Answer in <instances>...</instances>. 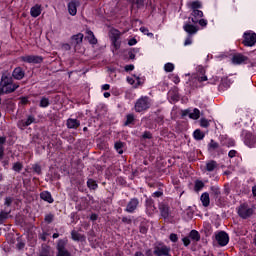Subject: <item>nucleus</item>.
<instances>
[{"label":"nucleus","instance_id":"obj_1","mask_svg":"<svg viewBox=\"0 0 256 256\" xmlns=\"http://www.w3.org/2000/svg\"><path fill=\"white\" fill-rule=\"evenodd\" d=\"M151 107V101L148 97H141L137 100L135 104V111L141 113L142 111H147Z\"/></svg>","mask_w":256,"mask_h":256},{"label":"nucleus","instance_id":"obj_2","mask_svg":"<svg viewBox=\"0 0 256 256\" xmlns=\"http://www.w3.org/2000/svg\"><path fill=\"white\" fill-rule=\"evenodd\" d=\"M243 43L246 47H253L256 43V34L254 32H245Z\"/></svg>","mask_w":256,"mask_h":256},{"label":"nucleus","instance_id":"obj_3","mask_svg":"<svg viewBox=\"0 0 256 256\" xmlns=\"http://www.w3.org/2000/svg\"><path fill=\"white\" fill-rule=\"evenodd\" d=\"M109 37L112 41V45H114L115 49H119L121 44L118 42L119 37H121V34L119 33V30L117 29H111L109 32Z\"/></svg>","mask_w":256,"mask_h":256},{"label":"nucleus","instance_id":"obj_4","mask_svg":"<svg viewBox=\"0 0 256 256\" xmlns=\"http://www.w3.org/2000/svg\"><path fill=\"white\" fill-rule=\"evenodd\" d=\"M19 60L23 61V63H42L43 57L35 55H25L21 56Z\"/></svg>","mask_w":256,"mask_h":256},{"label":"nucleus","instance_id":"obj_5","mask_svg":"<svg viewBox=\"0 0 256 256\" xmlns=\"http://www.w3.org/2000/svg\"><path fill=\"white\" fill-rule=\"evenodd\" d=\"M238 214L242 219H247V217H251V215H253V209L249 208L246 204H242L238 209Z\"/></svg>","mask_w":256,"mask_h":256},{"label":"nucleus","instance_id":"obj_6","mask_svg":"<svg viewBox=\"0 0 256 256\" xmlns=\"http://www.w3.org/2000/svg\"><path fill=\"white\" fill-rule=\"evenodd\" d=\"M65 245H67V241L65 240H59L58 245H57V256H71V253L67 251L65 248Z\"/></svg>","mask_w":256,"mask_h":256},{"label":"nucleus","instance_id":"obj_7","mask_svg":"<svg viewBox=\"0 0 256 256\" xmlns=\"http://www.w3.org/2000/svg\"><path fill=\"white\" fill-rule=\"evenodd\" d=\"M216 241L221 247H225L229 243V235L225 232H219L216 234Z\"/></svg>","mask_w":256,"mask_h":256},{"label":"nucleus","instance_id":"obj_8","mask_svg":"<svg viewBox=\"0 0 256 256\" xmlns=\"http://www.w3.org/2000/svg\"><path fill=\"white\" fill-rule=\"evenodd\" d=\"M171 249L167 246H158L154 249V255L156 256H169Z\"/></svg>","mask_w":256,"mask_h":256},{"label":"nucleus","instance_id":"obj_9","mask_svg":"<svg viewBox=\"0 0 256 256\" xmlns=\"http://www.w3.org/2000/svg\"><path fill=\"white\" fill-rule=\"evenodd\" d=\"M83 34L78 33L76 35H73L71 37V45L74 47V49H77V45H81L83 43Z\"/></svg>","mask_w":256,"mask_h":256},{"label":"nucleus","instance_id":"obj_10","mask_svg":"<svg viewBox=\"0 0 256 256\" xmlns=\"http://www.w3.org/2000/svg\"><path fill=\"white\" fill-rule=\"evenodd\" d=\"M245 145L247 147H255L256 144V137L253 134H246L245 140H244Z\"/></svg>","mask_w":256,"mask_h":256},{"label":"nucleus","instance_id":"obj_11","mask_svg":"<svg viewBox=\"0 0 256 256\" xmlns=\"http://www.w3.org/2000/svg\"><path fill=\"white\" fill-rule=\"evenodd\" d=\"M12 76L14 77V79L21 81V79H23V77H25V71H23V68L17 67L14 69Z\"/></svg>","mask_w":256,"mask_h":256},{"label":"nucleus","instance_id":"obj_12","mask_svg":"<svg viewBox=\"0 0 256 256\" xmlns=\"http://www.w3.org/2000/svg\"><path fill=\"white\" fill-rule=\"evenodd\" d=\"M184 115H188L190 119L197 120L201 117V111H199V109L197 108H194L192 112L189 110H186Z\"/></svg>","mask_w":256,"mask_h":256},{"label":"nucleus","instance_id":"obj_13","mask_svg":"<svg viewBox=\"0 0 256 256\" xmlns=\"http://www.w3.org/2000/svg\"><path fill=\"white\" fill-rule=\"evenodd\" d=\"M77 7H79V2L72 1L68 4V12L70 15L75 16L77 15Z\"/></svg>","mask_w":256,"mask_h":256},{"label":"nucleus","instance_id":"obj_14","mask_svg":"<svg viewBox=\"0 0 256 256\" xmlns=\"http://www.w3.org/2000/svg\"><path fill=\"white\" fill-rule=\"evenodd\" d=\"M138 205H139V200L134 198V199L130 200V202L128 203V205L126 207V211L128 213H133V211H135V209H137Z\"/></svg>","mask_w":256,"mask_h":256},{"label":"nucleus","instance_id":"obj_15","mask_svg":"<svg viewBox=\"0 0 256 256\" xmlns=\"http://www.w3.org/2000/svg\"><path fill=\"white\" fill-rule=\"evenodd\" d=\"M245 61H247V57L242 54H236L232 57V63L234 65H241V63H245Z\"/></svg>","mask_w":256,"mask_h":256},{"label":"nucleus","instance_id":"obj_16","mask_svg":"<svg viewBox=\"0 0 256 256\" xmlns=\"http://www.w3.org/2000/svg\"><path fill=\"white\" fill-rule=\"evenodd\" d=\"M192 23H199V19L203 17V11L201 10H192Z\"/></svg>","mask_w":256,"mask_h":256},{"label":"nucleus","instance_id":"obj_17","mask_svg":"<svg viewBox=\"0 0 256 256\" xmlns=\"http://www.w3.org/2000/svg\"><path fill=\"white\" fill-rule=\"evenodd\" d=\"M183 29L189 35H195V33H197V31H199V28H197L196 26L191 25V24L184 25Z\"/></svg>","mask_w":256,"mask_h":256},{"label":"nucleus","instance_id":"obj_18","mask_svg":"<svg viewBox=\"0 0 256 256\" xmlns=\"http://www.w3.org/2000/svg\"><path fill=\"white\" fill-rule=\"evenodd\" d=\"M159 209H160V213H161L162 217L164 219H167L170 215L169 206H167L165 204H160Z\"/></svg>","mask_w":256,"mask_h":256},{"label":"nucleus","instance_id":"obj_19","mask_svg":"<svg viewBox=\"0 0 256 256\" xmlns=\"http://www.w3.org/2000/svg\"><path fill=\"white\" fill-rule=\"evenodd\" d=\"M13 83V78L11 76L3 75L1 78L0 87H3V89L6 87V85H11Z\"/></svg>","mask_w":256,"mask_h":256},{"label":"nucleus","instance_id":"obj_20","mask_svg":"<svg viewBox=\"0 0 256 256\" xmlns=\"http://www.w3.org/2000/svg\"><path fill=\"white\" fill-rule=\"evenodd\" d=\"M197 79L199 83H203V81H207V76L205 75V68L203 67L198 68Z\"/></svg>","mask_w":256,"mask_h":256},{"label":"nucleus","instance_id":"obj_21","mask_svg":"<svg viewBox=\"0 0 256 256\" xmlns=\"http://www.w3.org/2000/svg\"><path fill=\"white\" fill-rule=\"evenodd\" d=\"M81 123L77 119H68L67 120V127L68 129H77Z\"/></svg>","mask_w":256,"mask_h":256},{"label":"nucleus","instance_id":"obj_22","mask_svg":"<svg viewBox=\"0 0 256 256\" xmlns=\"http://www.w3.org/2000/svg\"><path fill=\"white\" fill-rule=\"evenodd\" d=\"M218 167V164L215 160H210L206 163V171H215L216 168Z\"/></svg>","mask_w":256,"mask_h":256},{"label":"nucleus","instance_id":"obj_23","mask_svg":"<svg viewBox=\"0 0 256 256\" xmlns=\"http://www.w3.org/2000/svg\"><path fill=\"white\" fill-rule=\"evenodd\" d=\"M16 89H19V85L12 82L10 85H6L5 88H3V91L4 93H13Z\"/></svg>","mask_w":256,"mask_h":256},{"label":"nucleus","instance_id":"obj_24","mask_svg":"<svg viewBox=\"0 0 256 256\" xmlns=\"http://www.w3.org/2000/svg\"><path fill=\"white\" fill-rule=\"evenodd\" d=\"M30 15L32 17H39V15H41V6L35 5L34 7H32L30 10Z\"/></svg>","mask_w":256,"mask_h":256},{"label":"nucleus","instance_id":"obj_25","mask_svg":"<svg viewBox=\"0 0 256 256\" xmlns=\"http://www.w3.org/2000/svg\"><path fill=\"white\" fill-rule=\"evenodd\" d=\"M41 199L43 201H47V203H53V197H51V193L45 191L40 194Z\"/></svg>","mask_w":256,"mask_h":256},{"label":"nucleus","instance_id":"obj_26","mask_svg":"<svg viewBox=\"0 0 256 256\" xmlns=\"http://www.w3.org/2000/svg\"><path fill=\"white\" fill-rule=\"evenodd\" d=\"M200 199L204 207H209V203H211L209 199V193H203Z\"/></svg>","mask_w":256,"mask_h":256},{"label":"nucleus","instance_id":"obj_27","mask_svg":"<svg viewBox=\"0 0 256 256\" xmlns=\"http://www.w3.org/2000/svg\"><path fill=\"white\" fill-rule=\"evenodd\" d=\"M193 137L196 139V141H201L205 138V133H203L200 129H197L194 131Z\"/></svg>","mask_w":256,"mask_h":256},{"label":"nucleus","instance_id":"obj_28","mask_svg":"<svg viewBox=\"0 0 256 256\" xmlns=\"http://www.w3.org/2000/svg\"><path fill=\"white\" fill-rule=\"evenodd\" d=\"M188 5L192 8V11H197V10L201 9V7H203V5L201 4V2L199 0L190 2Z\"/></svg>","mask_w":256,"mask_h":256},{"label":"nucleus","instance_id":"obj_29","mask_svg":"<svg viewBox=\"0 0 256 256\" xmlns=\"http://www.w3.org/2000/svg\"><path fill=\"white\" fill-rule=\"evenodd\" d=\"M189 237L192 239V241H199L201 239L199 232L196 230H192L189 234Z\"/></svg>","mask_w":256,"mask_h":256},{"label":"nucleus","instance_id":"obj_30","mask_svg":"<svg viewBox=\"0 0 256 256\" xmlns=\"http://www.w3.org/2000/svg\"><path fill=\"white\" fill-rule=\"evenodd\" d=\"M35 122V118L33 116H29L26 121H22L23 127H29L31 123Z\"/></svg>","mask_w":256,"mask_h":256},{"label":"nucleus","instance_id":"obj_31","mask_svg":"<svg viewBox=\"0 0 256 256\" xmlns=\"http://www.w3.org/2000/svg\"><path fill=\"white\" fill-rule=\"evenodd\" d=\"M87 185H88L89 189H93V190L97 189V187H98L97 182H95V180H93V179H89L87 181Z\"/></svg>","mask_w":256,"mask_h":256},{"label":"nucleus","instance_id":"obj_32","mask_svg":"<svg viewBox=\"0 0 256 256\" xmlns=\"http://www.w3.org/2000/svg\"><path fill=\"white\" fill-rule=\"evenodd\" d=\"M174 69L175 65H173V63H167L164 66V70L166 71V73H171Z\"/></svg>","mask_w":256,"mask_h":256},{"label":"nucleus","instance_id":"obj_33","mask_svg":"<svg viewBox=\"0 0 256 256\" xmlns=\"http://www.w3.org/2000/svg\"><path fill=\"white\" fill-rule=\"evenodd\" d=\"M115 149L119 155H122L123 153V144L121 142H116L115 143Z\"/></svg>","mask_w":256,"mask_h":256},{"label":"nucleus","instance_id":"obj_34","mask_svg":"<svg viewBox=\"0 0 256 256\" xmlns=\"http://www.w3.org/2000/svg\"><path fill=\"white\" fill-rule=\"evenodd\" d=\"M208 147L212 151H215V149H219V143L215 142L214 140H211Z\"/></svg>","mask_w":256,"mask_h":256},{"label":"nucleus","instance_id":"obj_35","mask_svg":"<svg viewBox=\"0 0 256 256\" xmlns=\"http://www.w3.org/2000/svg\"><path fill=\"white\" fill-rule=\"evenodd\" d=\"M205 187V184L202 181H196L195 183V190L196 191H201Z\"/></svg>","mask_w":256,"mask_h":256},{"label":"nucleus","instance_id":"obj_36","mask_svg":"<svg viewBox=\"0 0 256 256\" xmlns=\"http://www.w3.org/2000/svg\"><path fill=\"white\" fill-rule=\"evenodd\" d=\"M21 169H23V164L16 162L13 165V170L16 171L17 173H19V171H21Z\"/></svg>","mask_w":256,"mask_h":256},{"label":"nucleus","instance_id":"obj_37","mask_svg":"<svg viewBox=\"0 0 256 256\" xmlns=\"http://www.w3.org/2000/svg\"><path fill=\"white\" fill-rule=\"evenodd\" d=\"M7 217H9V212H5V211L0 212V223H3V221H5Z\"/></svg>","mask_w":256,"mask_h":256},{"label":"nucleus","instance_id":"obj_38","mask_svg":"<svg viewBox=\"0 0 256 256\" xmlns=\"http://www.w3.org/2000/svg\"><path fill=\"white\" fill-rule=\"evenodd\" d=\"M135 121V116L133 114L127 115V120L125 122V125H131V123Z\"/></svg>","mask_w":256,"mask_h":256},{"label":"nucleus","instance_id":"obj_39","mask_svg":"<svg viewBox=\"0 0 256 256\" xmlns=\"http://www.w3.org/2000/svg\"><path fill=\"white\" fill-rule=\"evenodd\" d=\"M40 107H49V99L48 98H42L40 101Z\"/></svg>","mask_w":256,"mask_h":256},{"label":"nucleus","instance_id":"obj_40","mask_svg":"<svg viewBox=\"0 0 256 256\" xmlns=\"http://www.w3.org/2000/svg\"><path fill=\"white\" fill-rule=\"evenodd\" d=\"M140 31H141V33H143L144 35H147L148 37H153V33H149V29H147L145 27H141Z\"/></svg>","mask_w":256,"mask_h":256},{"label":"nucleus","instance_id":"obj_41","mask_svg":"<svg viewBox=\"0 0 256 256\" xmlns=\"http://www.w3.org/2000/svg\"><path fill=\"white\" fill-rule=\"evenodd\" d=\"M212 193H213L214 197L217 198L221 195V190H219V188L212 187Z\"/></svg>","mask_w":256,"mask_h":256},{"label":"nucleus","instance_id":"obj_42","mask_svg":"<svg viewBox=\"0 0 256 256\" xmlns=\"http://www.w3.org/2000/svg\"><path fill=\"white\" fill-rule=\"evenodd\" d=\"M88 35L91 38L90 43H92V45H95L97 43V40L95 39V35H93L91 31H88Z\"/></svg>","mask_w":256,"mask_h":256},{"label":"nucleus","instance_id":"obj_43","mask_svg":"<svg viewBox=\"0 0 256 256\" xmlns=\"http://www.w3.org/2000/svg\"><path fill=\"white\" fill-rule=\"evenodd\" d=\"M50 248L48 246H45L43 248V253L40 256H51V254L49 253Z\"/></svg>","mask_w":256,"mask_h":256},{"label":"nucleus","instance_id":"obj_44","mask_svg":"<svg viewBox=\"0 0 256 256\" xmlns=\"http://www.w3.org/2000/svg\"><path fill=\"white\" fill-rule=\"evenodd\" d=\"M200 125H201V127H209V120L202 118L200 120Z\"/></svg>","mask_w":256,"mask_h":256},{"label":"nucleus","instance_id":"obj_45","mask_svg":"<svg viewBox=\"0 0 256 256\" xmlns=\"http://www.w3.org/2000/svg\"><path fill=\"white\" fill-rule=\"evenodd\" d=\"M33 171H34L35 173H37L38 175H40V173H41V166H39V165H34V166H33Z\"/></svg>","mask_w":256,"mask_h":256},{"label":"nucleus","instance_id":"obj_46","mask_svg":"<svg viewBox=\"0 0 256 256\" xmlns=\"http://www.w3.org/2000/svg\"><path fill=\"white\" fill-rule=\"evenodd\" d=\"M17 249H24L25 248V242L18 241L16 244Z\"/></svg>","mask_w":256,"mask_h":256},{"label":"nucleus","instance_id":"obj_47","mask_svg":"<svg viewBox=\"0 0 256 256\" xmlns=\"http://www.w3.org/2000/svg\"><path fill=\"white\" fill-rule=\"evenodd\" d=\"M72 239L74 241H79V239H80L79 234L77 232H72Z\"/></svg>","mask_w":256,"mask_h":256},{"label":"nucleus","instance_id":"obj_48","mask_svg":"<svg viewBox=\"0 0 256 256\" xmlns=\"http://www.w3.org/2000/svg\"><path fill=\"white\" fill-rule=\"evenodd\" d=\"M182 241H183L185 247H187L191 244V240L187 237L183 238Z\"/></svg>","mask_w":256,"mask_h":256},{"label":"nucleus","instance_id":"obj_49","mask_svg":"<svg viewBox=\"0 0 256 256\" xmlns=\"http://www.w3.org/2000/svg\"><path fill=\"white\" fill-rule=\"evenodd\" d=\"M198 23L201 25V27H207V20L205 19L198 20Z\"/></svg>","mask_w":256,"mask_h":256},{"label":"nucleus","instance_id":"obj_50","mask_svg":"<svg viewBox=\"0 0 256 256\" xmlns=\"http://www.w3.org/2000/svg\"><path fill=\"white\" fill-rule=\"evenodd\" d=\"M177 234H170V241L173 243H177Z\"/></svg>","mask_w":256,"mask_h":256},{"label":"nucleus","instance_id":"obj_51","mask_svg":"<svg viewBox=\"0 0 256 256\" xmlns=\"http://www.w3.org/2000/svg\"><path fill=\"white\" fill-rule=\"evenodd\" d=\"M62 49L64 51H71V46L69 44H62Z\"/></svg>","mask_w":256,"mask_h":256},{"label":"nucleus","instance_id":"obj_52","mask_svg":"<svg viewBox=\"0 0 256 256\" xmlns=\"http://www.w3.org/2000/svg\"><path fill=\"white\" fill-rule=\"evenodd\" d=\"M128 45H130V47H133V45H137V40L135 38L130 39Z\"/></svg>","mask_w":256,"mask_h":256},{"label":"nucleus","instance_id":"obj_53","mask_svg":"<svg viewBox=\"0 0 256 256\" xmlns=\"http://www.w3.org/2000/svg\"><path fill=\"white\" fill-rule=\"evenodd\" d=\"M133 69H135V66L133 64L125 66V71H133Z\"/></svg>","mask_w":256,"mask_h":256},{"label":"nucleus","instance_id":"obj_54","mask_svg":"<svg viewBox=\"0 0 256 256\" xmlns=\"http://www.w3.org/2000/svg\"><path fill=\"white\" fill-rule=\"evenodd\" d=\"M191 43H193V40L191 39V37H188L186 38L185 42H184V45L187 46V45H191Z\"/></svg>","mask_w":256,"mask_h":256},{"label":"nucleus","instance_id":"obj_55","mask_svg":"<svg viewBox=\"0 0 256 256\" xmlns=\"http://www.w3.org/2000/svg\"><path fill=\"white\" fill-rule=\"evenodd\" d=\"M235 155H237V151H235V150H231V151L228 153V157H230V158L235 157Z\"/></svg>","mask_w":256,"mask_h":256},{"label":"nucleus","instance_id":"obj_56","mask_svg":"<svg viewBox=\"0 0 256 256\" xmlns=\"http://www.w3.org/2000/svg\"><path fill=\"white\" fill-rule=\"evenodd\" d=\"M45 221H47V223H51V221H53V215H47L45 217Z\"/></svg>","mask_w":256,"mask_h":256},{"label":"nucleus","instance_id":"obj_57","mask_svg":"<svg viewBox=\"0 0 256 256\" xmlns=\"http://www.w3.org/2000/svg\"><path fill=\"white\" fill-rule=\"evenodd\" d=\"M11 203H13V199H11V198L5 199V205H7V207H9V205H11Z\"/></svg>","mask_w":256,"mask_h":256},{"label":"nucleus","instance_id":"obj_58","mask_svg":"<svg viewBox=\"0 0 256 256\" xmlns=\"http://www.w3.org/2000/svg\"><path fill=\"white\" fill-rule=\"evenodd\" d=\"M143 138H144V139H151V134H150L149 132H145V133L143 134Z\"/></svg>","mask_w":256,"mask_h":256},{"label":"nucleus","instance_id":"obj_59","mask_svg":"<svg viewBox=\"0 0 256 256\" xmlns=\"http://www.w3.org/2000/svg\"><path fill=\"white\" fill-rule=\"evenodd\" d=\"M110 85L109 84H104L103 86H102V89H103V91H109V89H110Z\"/></svg>","mask_w":256,"mask_h":256},{"label":"nucleus","instance_id":"obj_60","mask_svg":"<svg viewBox=\"0 0 256 256\" xmlns=\"http://www.w3.org/2000/svg\"><path fill=\"white\" fill-rule=\"evenodd\" d=\"M161 195H163V192L157 191L153 193V197H161Z\"/></svg>","mask_w":256,"mask_h":256},{"label":"nucleus","instance_id":"obj_61","mask_svg":"<svg viewBox=\"0 0 256 256\" xmlns=\"http://www.w3.org/2000/svg\"><path fill=\"white\" fill-rule=\"evenodd\" d=\"M40 238L42 239V241H47V234L46 233L41 234Z\"/></svg>","mask_w":256,"mask_h":256},{"label":"nucleus","instance_id":"obj_62","mask_svg":"<svg viewBox=\"0 0 256 256\" xmlns=\"http://www.w3.org/2000/svg\"><path fill=\"white\" fill-rule=\"evenodd\" d=\"M90 219L91 221H97V214H92Z\"/></svg>","mask_w":256,"mask_h":256},{"label":"nucleus","instance_id":"obj_63","mask_svg":"<svg viewBox=\"0 0 256 256\" xmlns=\"http://www.w3.org/2000/svg\"><path fill=\"white\" fill-rule=\"evenodd\" d=\"M252 193H253V195H255V197H256V185L252 188Z\"/></svg>","mask_w":256,"mask_h":256},{"label":"nucleus","instance_id":"obj_64","mask_svg":"<svg viewBox=\"0 0 256 256\" xmlns=\"http://www.w3.org/2000/svg\"><path fill=\"white\" fill-rule=\"evenodd\" d=\"M134 256H145V255H143V253L141 252H136Z\"/></svg>","mask_w":256,"mask_h":256}]
</instances>
